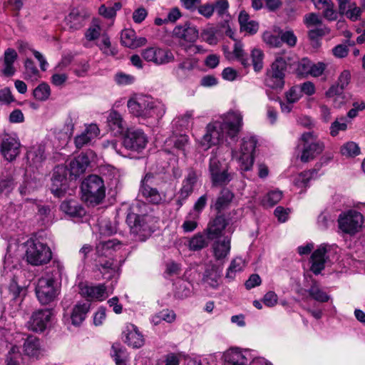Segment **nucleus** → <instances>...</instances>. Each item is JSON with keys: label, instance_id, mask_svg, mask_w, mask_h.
Returning a JSON list of instances; mask_svg holds the SVG:
<instances>
[{"label": "nucleus", "instance_id": "8", "mask_svg": "<svg viewBox=\"0 0 365 365\" xmlns=\"http://www.w3.org/2000/svg\"><path fill=\"white\" fill-rule=\"evenodd\" d=\"M227 163L221 161L212 153L210 158L208 170L213 186L227 185L234 177V173L230 172Z\"/></svg>", "mask_w": 365, "mask_h": 365}, {"label": "nucleus", "instance_id": "53", "mask_svg": "<svg viewBox=\"0 0 365 365\" xmlns=\"http://www.w3.org/2000/svg\"><path fill=\"white\" fill-rule=\"evenodd\" d=\"M194 110H188L175 120L177 126L182 129H188L192 125Z\"/></svg>", "mask_w": 365, "mask_h": 365}, {"label": "nucleus", "instance_id": "1", "mask_svg": "<svg viewBox=\"0 0 365 365\" xmlns=\"http://www.w3.org/2000/svg\"><path fill=\"white\" fill-rule=\"evenodd\" d=\"M242 125V113L238 110H230L205 126L204 135L197 141L198 145L203 150H207L221 143L225 135L235 138L241 131Z\"/></svg>", "mask_w": 365, "mask_h": 365}, {"label": "nucleus", "instance_id": "24", "mask_svg": "<svg viewBox=\"0 0 365 365\" xmlns=\"http://www.w3.org/2000/svg\"><path fill=\"white\" fill-rule=\"evenodd\" d=\"M327 252V246L322 245L312 253L311 270L315 274H319L324 269L325 263L328 259L326 255Z\"/></svg>", "mask_w": 365, "mask_h": 365}, {"label": "nucleus", "instance_id": "47", "mask_svg": "<svg viewBox=\"0 0 365 365\" xmlns=\"http://www.w3.org/2000/svg\"><path fill=\"white\" fill-rule=\"evenodd\" d=\"M282 195V192L279 190H272L264 196L262 204L265 207H273L281 200Z\"/></svg>", "mask_w": 365, "mask_h": 365}, {"label": "nucleus", "instance_id": "12", "mask_svg": "<svg viewBox=\"0 0 365 365\" xmlns=\"http://www.w3.org/2000/svg\"><path fill=\"white\" fill-rule=\"evenodd\" d=\"M363 223V215L356 210H351L341 213L338 218L339 228L351 235L359 232Z\"/></svg>", "mask_w": 365, "mask_h": 365}, {"label": "nucleus", "instance_id": "54", "mask_svg": "<svg viewBox=\"0 0 365 365\" xmlns=\"http://www.w3.org/2000/svg\"><path fill=\"white\" fill-rule=\"evenodd\" d=\"M251 58L254 70L257 72L260 71L263 68V51L257 48H253L251 52Z\"/></svg>", "mask_w": 365, "mask_h": 365}, {"label": "nucleus", "instance_id": "63", "mask_svg": "<svg viewBox=\"0 0 365 365\" xmlns=\"http://www.w3.org/2000/svg\"><path fill=\"white\" fill-rule=\"evenodd\" d=\"M341 14H345L348 19L352 21H356L359 20L361 16V9L358 7L354 2L350 5L346 12H343Z\"/></svg>", "mask_w": 365, "mask_h": 365}, {"label": "nucleus", "instance_id": "14", "mask_svg": "<svg viewBox=\"0 0 365 365\" xmlns=\"http://www.w3.org/2000/svg\"><path fill=\"white\" fill-rule=\"evenodd\" d=\"M147 143L148 138L140 130H128L123 140L125 148L138 153L144 150Z\"/></svg>", "mask_w": 365, "mask_h": 365}, {"label": "nucleus", "instance_id": "38", "mask_svg": "<svg viewBox=\"0 0 365 365\" xmlns=\"http://www.w3.org/2000/svg\"><path fill=\"white\" fill-rule=\"evenodd\" d=\"M97 266L104 279H112L118 276L116 267L114 266L113 260L111 259H109L104 262H99Z\"/></svg>", "mask_w": 365, "mask_h": 365}, {"label": "nucleus", "instance_id": "37", "mask_svg": "<svg viewBox=\"0 0 365 365\" xmlns=\"http://www.w3.org/2000/svg\"><path fill=\"white\" fill-rule=\"evenodd\" d=\"M220 272L218 269L215 266L211 265L205 271L203 281L210 287L215 289L220 284Z\"/></svg>", "mask_w": 365, "mask_h": 365}, {"label": "nucleus", "instance_id": "55", "mask_svg": "<svg viewBox=\"0 0 365 365\" xmlns=\"http://www.w3.org/2000/svg\"><path fill=\"white\" fill-rule=\"evenodd\" d=\"M176 315L173 310H163L153 317V322L155 324H158L161 321H165L168 323H172L175 321Z\"/></svg>", "mask_w": 365, "mask_h": 365}, {"label": "nucleus", "instance_id": "58", "mask_svg": "<svg viewBox=\"0 0 365 365\" xmlns=\"http://www.w3.org/2000/svg\"><path fill=\"white\" fill-rule=\"evenodd\" d=\"M347 128L346 119L344 117L336 119L330 126V134L336 136L339 131H344Z\"/></svg>", "mask_w": 365, "mask_h": 365}, {"label": "nucleus", "instance_id": "15", "mask_svg": "<svg viewBox=\"0 0 365 365\" xmlns=\"http://www.w3.org/2000/svg\"><path fill=\"white\" fill-rule=\"evenodd\" d=\"M153 176L148 173L141 181L140 192L149 202L158 205L165 200V195L152 187Z\"/></svg>", "mask_w": 365, "mask_h": 365}, {"label": "nucleus", "instance_id": "4", "mask_svg": "<svg viewBox=\"0 0 365 365\" xmlns=\"http://www.w3.org/2000/svg\"><path fill=\"white\" fill-rule=\"evenodd\" d=\"M83 199L90 205L100 204L106 196L103 180L96 175L88 176L81 184Z\"/></svg>", "mask_w": 365, "mask_h": 365}, {"label": "nucleus", "instance_id": "18", "mask_svg": "<svg viewBox=\"0 0 365 365\" xmlns=\"http://www.w3.org/2000/svg\"><path fill=\"white\" fill-rule=\"evenodd\" d=\"M20 142L15 136L4 134L1 143V152L9 161L14 160L20 153Z\"/></svg>", "mask_w": 365, "mask_h": 365}, {"label": "nucleus", "instance_id": "17", "mask_svg": "<svg viewBox=\"0 0 365 365\" xmlns=\"http://www.w3.org/2000/svg\"><path fill=\"white\" fill-rule=\"evenodd\" d=\"M122 338L125 344L135 349L141 347L145 343L142 333L135 325L130 323L125 324L122 331Z\"/></svg>", "mask_w": 365, "mask_h": 365}, {"label": "nucleus", "instance_id": "27", "mask_svg": "<svg viewBox=\"0 0 365 365\" xmlns=\"http://www.w3.org/2000/svg\"><path fill=\"white\" fill-rule=\"evenodd\" d=\"M197 181V175L195 170H190L182 183L178 195V201L186 200L193 192V188Z\"/></svg>", "mask_w": 365, "mask_h": 365}, {"label": "nucleus", "instance_id": "9", "mask_svg": "<svg viewBox=\"0 0 365 365\" xmlns=\"http://www.w3.org/2000/svg\"><path fill=\"white\" fill-rule=\"evenodd\" d=\"M36 294L42 304H48L55 299L58 294V288L56 279L53 274L47 273L38 279Z\"/></svg>", "mask_w": 365, "mask_h": 365}, {"label": "nucleus", "instance_id": "48", "mask_svg": "<svg viewBox=\"0 0 365 365\" xmlns=\"http://www.w3.org/2000/svg\"><path fill=\"white\" fill-rule=\"evenodd\" d=\"M111 356L116 365H127V354L120 344H113L111 348Z\"/></svg>", "mask_w": 365, "mask_h": 365}, {"label": "nucleus", "instance_id": "60", "mask_svg": "<svg viewBox=\"0 0 365 365\" xmlns=\"http://www.w3.org/2000/svg\"><path fill=\"white\" fill-rule=\"evenodd\" d=\"M28 158H31L34 163H41L46 158L44 148L41 145L34 148L28 153Z\"/></svg>", "mask_w": 365, "mask_h": 365}, {"label": "nucleus", "instance_id": "51", "mask_svg": "<svg viewBox=\"0 0 365 365\" xmlns=\"http://www.w3.org/2000/svg\"><path fill=\"white\" fill-rule=\"evenodd\" d=\"M314 174H316L314 170H308L299 173L294 178V185L299 188L307 187L308 186L309 182L313 178Z\"/></svg>", "mask_w": 365, "mask_h": 365}, {"label": "nucleus", "instance_id": "10", "mask_svg": "<svg viewBox=\"0 0 365 365\" xmlns=\"http://www.w3.org/2000/svg\"><path fill=\"white\" fill-rule=\"evenodd\" d=\"M300 140L303 143L300 156L302 162L307 163L313 160L320 155L324 149V143L317 139V136L313 132L303 133Z\"/></svg>", "mask_w": 365, "mask_h": 365}, {"label": "nucleus", "instance_id": "34", "mask_svg": "<svg viewBox=\"0 0 365 365\" xmlns=\"http://www.w3.org/2000/svg\"><path fill=\"white\" fill-rule=\"evenodd\" d=\"M120 247V242L115 239L101 241L96 245V252L99 256L108 257L113 251L118 250Z\"/></svg>", "mask_w": 365, "mask_h": 365}, {"label": "nucleus", "instance_id": "41", "mask_svg": "<svg viewBox=\"0 0 365 365\" xmlns=\"http://www.w3.org/2000/svg\"><path fill=\"white\" fill-rule=\"evenodd\" d=\"M66 20V24L73 31L78 30L83 26V17L78 10H72Z\"/></svg>", "mask_w": 365, "mask_h": 365}, {"label": "nucleus", "instance_id": "19", "mask_svg": "<svg viewBox=\"0 0 365 365\" xmlns=\"http://www.w3.org/2000/svg\"><path fill=\"white\" fill-rule=\"evenodd\" d=\"M80 294L89 301H103L108 297L104 284L96 286L81 284Z\"/></svg>", "mask_w": 365, "mask_h": 365}, {"label": "nucleus", "instance_id": "46", "mask_svg": "<svg viewBox=\"0 0 365 365\" xmlns=\"http://www.w3.org/2000/svg\"><path fill=\"white\" fill-rule=\"evenodd\" d=\"M245 267V261L242 257H235L227 269L226 278L233 279L236 273L242 271Z\"/></svg>", "mask_w": 365, "mask_h": 365}, {"label": "nucleus", "instance_id": "50", "mask_svg": "<svg viewBox=\"0 0 365 365\" xmlns=\"http://www.w3.org/2000/svg\"><path fill=\"white\" fill-rule=\"evenodd\" d=\"M98 46L102 53L106 56H114L118 53L116 48L111 45L110 38L105 34L101 36V41L98 44Z\"/></svg>", "mask_w": 365, "mask_h": 365}, {"label": "nucleus", "instance_id": "20", "mask_svg": "<svg viewBox=\"0 0 365 365\" xmlns=\"http://www.w3.org/2000/svg\"><path fill=\"white\" fill-rule=\"evenodd\" d=\"M51 191L56 197H62L67 188L66 170L63 168L55 169L51 178Z\"/></svg>", "mask_w": 365, "mask_h": 365}, {"label": "nucleus", "instance_id": "16", "mask_svg": "<svg viewBox=\"0 0 365 365\" xmlns=\"http://www.w3.org/2000/svg\"><path fill=\"white\" fill-rule=\"evenodd\" d=\"M52 316L49 309H42L34 312L28 322L29 329L36 332H42L48 327Z\"/></svg>", "mask_w": 365, "mask_h": 365}, {"label": "nucleus", "instance_id": "45", "mask_svg": "<svg viewBox=\"0 0 365 365\" xmlns=\"http://www.w3.org/2000/svg\"><path fill=\"white\" fill-rule=\"evenodd\" d=\"M51 96V88L47 83L42 82L33 91L34 98L39 101H46Z\"/></svg>", "mask_w": 365, "mask_h": 365}, {"label": "nucleus", "instance_id": "3", "mask_svg": "<svg viewBox=\"0 0 365 365\" xmlns=\"http://www.w3.org/2000/svg\"><path fill=\"white\" fill-rule=\"evenodd\" d=\"M257 140L254 136H245L240 143L239 150L232 149V158L235 160L242 171L250 170L253 166L255 157L254 153Z\"/></svg>", "mask_w": 365, "mask_h": 365}, {"label": "nucleus", "instance_id": "6", "mask_svg": "<svg viewBox=\"0 0 365 365\" xmlns=\"http://www.w3.org/2000/svg\"><path fill=\"white\" fill-rule=\"evenodd\" d=\"M26 257L30 264L41 266L51 261L52 252L46 244L31 239L26 242Z\"/></svg>", "mask_w": 365, "mask_h": 365}, {"label": "nucleus", "instance_id": "35", "mask_svg": "<svg viewBox=\"0 0 365 365\" xmlns=\"http://www.w3.org/2000/svg\"><path fill=\"white\" fill-rule=\"evenodd\" d=\"M214 256L217 259L225 258L230 250V240L226 237L223 240H217L212 245Z\"/></svg>", "mask_w": 365, "mask_h": 365}, {"label": "nucleus", "instance_id": "44", "mask_svg": "<svg viewBox=\"0 0 365 365\" xmlns=\"http://www.w3.org/2000/svg\"><path fill=\"white\" fill-rule=\"evenodd\" d=\"M60 207L63 212L71 216H80L83 211V208L73 200L63 201Z\"/></svg>", "mask_w": 365, "mask_h": 365}, {"label": "nucleus", "instance_id": "42", "mask_svg": "<svg viewBox=\"0 0 365 365\" xmlns=\"http://www.w3.org/2000/svg\"><path fill=\"white\" fill-rule=\"evenodd\" d=\"M102 29L99 20L93 19L89 27L86 30L84 36L87 41L97 40L101 34Z\"/></svg>", "mask_w": 365, "mask_h": 365}, {"label": "nucleus", "instance_id": "5", "mask_svg": "<svg viewBox=\"0 0 365 365\" xmlns=\"http://www.w3.org/2000/svg\"><path fill=\"white\" fill-rule=\"evenodd\" d=\"M127 222L130 227L131 232L139 240L144 241L153 232L155 220L151 215H141L132 212L127 216Z\"/></svg>", "mask_w": 365, "mask_h": 365}, {"label": "nucleus", "instance_id": "64", "mask_svg": "<svg viewBox=\"0 0 365 365\" xmlns=\"http://www.w3.org/2000/svg\"><path fill=\"white\" fill-rule=\"evenodd\" d=\"M77 115L74 113H70L67 116L63 130L66 134L71 135L74 130V126L77 122Z\"/></svg>", "mask_w": 365, "mask_h": 365}, {"label": "nucleus", "instance_id": "56", "mask_svg": "<svg viewBox=\"0 0 365 365\" xmlns=\"http://www.w3.org/2000/svg\"><path fill=\"white\" fill-rule=\"evenodd\" d=\"M341 153L344 156L353 158L360 153V148L354 142H347L341 146Z\"/></svg>", "mask_w": 365, "mask_h": 365}, {"label": "nucleus", "instance_id": "30", "mask_svg": "<svg viewBox=\"0 0 365 365\" xmlns=\"http://www.w3.org/2000/svg\"><path fill=\"white\" fill-rule=\"evenodd\" d=\"M89 309L90 304L88 303H78L76 304L70 316L71 324L76 327L80 326L85 320Z\"/></svg>", "mask_w": 365, "mask_h": 365}, {"label": "nucleus", "instance_id": "21", "mask_svg": "<svg viewBox=\"0 0 365 365\" xmlns=\"http://www.w3.org/2000/svg\"><path fill=\"white\" fill-rule=\"evenodd\" d=\"M93 157L92 151L86 153H81L75 159L71 161L69 169L71 175L74 177H78L85 173L86 168L90 165L91 159Z\"/></svg>", "mask_w": 365, "mask_h": 365}, {"label": "nucleus", "instance_id": "26", "mask_svg": "<svg viewBox=\"0 0 365 365\" xmlns=\"http://www.w3.org/2000/svg\"><path fill=\"white\" fill-rule=\"evenodd\" d=\"M227 225L225 218L222 216H217L213 220L209 222L205 233L210 240L217 239L222 235Z\"/></svg>", "mask_w": 365, "mask_h": 365}, {"label": "nucleus", "instance_id": "23", "mask_svg": "<svg viewBox=\"0 0 365 365\" xmlns=\"http://www.w3.org/2000/svg\"><path fill=\"white\" fill-rule=\"evenodd\" d=\"M248 354L247 351H242L237 348L230 349L223 354L224 365H247Z\"/></svg>", "mask_w": 365, "mask_h": 365}, {"label": "nucleus", "instance_id": "28", "mask_svg": "<svg viewBox=\"0 0 365 365\" xmlns=\"http://www.w3.org/2000/svg\"><path fill=\"white\" fill-rule=\"evenodd\" d=\"M351 81V73L348 70L343 71L337 81L336 85L331 86L329 90L326 92V96L334 97L336 95H340L343 93V91L346 88Z\"/></svg>", "mask_w": 365, "mask_h": 365}, {"label": "nucleus", "instance_id": "31", "mask_svg": "<svg viewBox=\"0 0 365 365\" xmlns=\"http://www.w3.org/2000/svg\"><path fill=\"white\" fill-rule=\"evenodd\" d=\"M107 123L115 135L121 134L125 128L122 116L115 110H111L109 113L107 118Z\"/></svg>", "mask_w": 365, "mask_h": 365}, {"label": "nucleus", "instance_id": "40", "mask_svg": "<svg viewBox=\"0 0 365 365\" xmlns=\"http://www.w3.org/2000/svg\"><path fill=\"white\" fill-rule=\"evenodd\" d=\"M24 66V78L26 80L36 82L41 78V74L31 59L27 58L25 61Z\"/></svg>", "mask_w": 365, "mask_h": 365}, {"label": "nucleus", "instance_id": "22", "mask_svg": "<svg viewBox=\"0 0 365 365\" xmlns=\"http://www.w3.org/2000/svg\"><path fill=\"white\" fill-rule=\"evenodd\" d=\"M100 134V129L95 123L86 125L85 130L78 135L76 136L74 143L78 148H81L90 144Z\"/></svg>", "mask_w": 365, "mask_h": 365}, {"label": "nucleus", "instance_id": "32", "mask_svg": "<svg viewBox=\"0 0 365 365\" xmlns=\"http://www.w3.org/2000/svg\"><path fill=\"white\" fill-rule=\"evenodd\" d=\"M24 351L30 357H39L42 354L39 339L32 336L27 337L24 343Z\"/></svg>", "mask_w": 365, "mask_h": 365}, {"label": "nucleus", "instance_id": "25", "mask_svg": "<svg viewBox=\"0 0 365 365\" xmlns=\"http://www.w3.org/2000/svg\"><path fill=\"white\" fill-rule=\"evenodd\" d=\"M120 41L124 46L133 49L144 46L147 39L145 37H137L134 30L126 29L121 32Z\"/></svg>", "mask_w": 365, "mask_h": 365}, {"label": "nucleus", "instance_id": "2", "mask_svg": "<svg viewBox=\"0 0 365 365\" xmlns=\"http://www.w3.org/2000/svg\"><path fill=\"white\" fill-rule=\"evenodd\" d=\"M127 106L130 113L142 119L158 120L165 113L163 104L154 101L150 97L138 95L128 101Z\"/></svg>", "mask_w": 365, "mask_h": 365}, {"label": "nucleus", "instance_id": "29", "mask_svg": "<svg viewBox=\"0 0 365 365\" xmlns=\"http://www.w3.org/2000/svg\"><path fill=\"white\" fill-rule=\"evenodd\" d=\"M208 237L204 233L198 232L191 237L184 239V245L187 247L189 250L196 252L200 251L208 246Z\"/></svg>", "mask_w": 365, "mask_h": 365}, {"label": "nucleus", "instance_id": "49", "mask_svg": "<svg viewBox=\"0 0 365 365\" xmlns=\"http://www.w3.org/2000/svg\"><path fill=\"white\" fill-rule=\"evenodd\" d=\"M199 218V213L189 212L181 226L183 231L185 232H191L194 231L197 227Z\"/></svg>", "mask_w": 365, "mask_h": 365}, {"label": "nucleus", "instance_id": "61", "mask_svg": "<svg viewBox=\"0 0 365 365\" xmlns=\"http://www.w3.org/2000/svg\"><path fill=\"white\" fill-rule=\"evenodd\" d=\"M217 30L214 27H209L202 31L201 36L202 39L210 45H215L217 43L216 36Z\"/></svg>", "mask_w": 365, "mask_h": 365}, {"label": "nucleus", "instance_id": "36", "mask_svg": "<svg viewBox=\"0 0 365 365\" xmlns=\"http://www.w3.org/2000/svg\"><path fill=\"white\" fill-rule=\"evenodd\" d=\"M234 198L233 192L228 188H223L215 203V208L220 212L228 207Z\"/></svg>", "mask_w": 365, "mask_h": 365}, {"label": "nucleus", "instance_id": "13", "mask_svg": "<svg viewBox=\"0 0 365 365\" xmlns=\"http://www.w3.org/2000/svg\"><path fill=\"white\" fill-rule=\"evenodd\" d=\"M141 56L146 61L158 66L167 64L175 59L171 51L158 46H151L143 49Z\"/></svg>", "mask_w": 365, "mask_h": 365}, {"label": "nucleus", "instance_id": "52", "mask_svg": "<svg viewBox=\"0 0 365 365\" xmlns=\"http://www.w3.org/2000/svg\"><path fill=\"white\" fill-rule=\"evenodd\" d=\"M309 295L316 301L326 302L329 299V296L324 292L317 283H314L308 290Z\"/></svg>", "mask_w": 365, "mask_h": 365}, {"label": "nucleus", "instance_id": "11", "mask_svg": "<svg viewBox=\"0 0 365 365\" xmlns=\"http://www.w3.org/2000/svg\"><path fill=\"white\" fill-rule=\"evenodd\" d=\"M287 65V61L282 57L277 58L272 63L265 78V84L268 87L274 89L283 88Z\"/></svg>", "mask_w": 365, "mask_h": 365}, {"label": "nucleus", "instance_id": "39", "mask_svg": "<svg viewBox=\"0 0 365 365\" xmlns=\"http://www.w3.org/2000/svg\"><path fill=\"white\" fill-rule=\"evenodd\" d=\"M173 145L175 149L186 155V148L189 145V137L186 135H180L172 137L165 141V146Z\"/></svg>", "mask_w": 365, "mask_h": 365}, {"label": "nucleus", "instance_id": "7", "mask_svg": "<svg viewBox=\"0 0 365 365\" xmlns=\"http://www.w3.org/2000/svg\"><path fill=\"white\" fill-rule=\"evenodd\" d=\"M174 38L178 39L180 43L184 46V49L192 53H200L203 51L202 47L198 45L190 44L187 46L184 43H194L198 38L199 31L197 28L190 23H185L182 25H178L173 31Z\"/></svg>", "mask_w": 365, "mask_h": 365}, {"label": "nucleus", "instance_id": "33", "mask_svg": "<svg viewBox=\"0 0 365 365\" xmlns=\"http://www.w3.org/2000/svg\"><path fill=\"white\" fill-rule=\"evenodd\" d=\"M241 31H245L250 35L256 34L259 29V24L250 20L249 14L245 11H240L238 17Z\"/></svg>", "mask_w": 365, "mask_h": 365}, {"label": "nucleus", "instance_id": "43", "mask_svg": "<svg viewBox=\"0 0 365 365\" xmlns=\"http://www.w3.org/2000/svg\"><path fill=\"white\" fill-rule=\"evenodd\" d=\"M6 365H25L24 357L18 346H13L9 350L6 356Z\"/></svg>", "mask_w": 365, "mask_h": 365}, {"label": "nucleus", "instance_id": "59", "mask_svg": "<svg viewBox=\"0 0 365 365\" xmlns=\"http://www.w3.org/2000/svg\"><path fill=\"white\" fill-rule=\"evenodd\" d=\"M243 47V44L240 41H236L234 46L233 54L235 58L242 63V65L247 66L249 65V62Z\"/></svg>", "mask_w": 365, "mask_h": 365}, {"label": "nucleus", "instance_id": "57", "mask_svg": "<svg viewBox=\"0 0 365 365\" xmlns=\"http://www.w3.org/2000/svg\"><path fill=\"white\" fill-rule=\"evenodd\" d=\"M262 40L269 47L278 48L282 46L280 36L272 34L271 31H264L262 34Z\"/></svg>", "mask_w": 365, "mask_h": 365}, {"label": "nucleus", "instance_id": "62", "mask_svg": "<svg viewBox=\"0 0 365 365\" xmlns=\"http://www.w3.org/2000/svg\"><path fill=\"white\" fill-rule=\"evenodd\" d=\"M59 66L55 68V72L51 77V83L57 87L63 86L68 80V75L66 73H58Z\"/></svg>", "mask_w": 365, "mask_h": 365}]
</instances>
